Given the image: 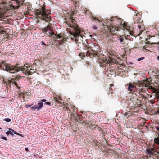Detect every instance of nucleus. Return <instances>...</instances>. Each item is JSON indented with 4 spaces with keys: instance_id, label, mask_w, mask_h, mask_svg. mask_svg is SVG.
<instances>
[{
    "instance_id": "nucleus-42",
    "label": "nucleus",
    "mask_w": 159,
    "mask_h": 159,
    "mask_svg": "<svg viewBox=\"0 0 159 159\" xmlns=\"http://www.w3.org/2000/svg\"><path fill=\"white\" fill-rule=\"evenodd\" d=\"M7 38L6 39V40H7Z\"/></svg>"
},
{
    "instance_id": "nucleus-8",
    "label": "nucleus",
    "mask_w": 159,
    "mask_h": 159,
    "mask_svg": "<svg viewBox=\"0 0 159 159\" xmlns=\"http://www.w3.org/2000/svg\"><path fill=\"white\" fill-rule=\"evenodd\" d=\"M5 12L3 9L0 8V24H5L6 22L4 20L5 18V16L4 15Z\"/></svg>"
},
{
    "instance_id": "nucleus-30",
    "label": "nucleus",
    "mask_w": 159,
    "mask_h": 159,
    "mask_svg": "<svg viewBox=\"0 0 159 159\" xmlns=\"http://www.w3.org/2000/svg\"><path fill=\"white\" fill-rule=\"evenodd\" d=\"M44 104L46 105H51V103L49 102H46L44 103Z\"/></svg>"
},
{
    "instance_id": "nucleus-41",
    "label": "nucleus",
    "mask_w": 159,
    "mask_h": 159,
    "mask_svg": "<svg viewBox=\"0 0 159 159\" xmlns=\"http://www.w3.org/2000/svg\"><path fill=\"white\" fill-rule=\"evenodd\" d=\"M2 129L1 128H0V129Z\"/></svg>"
},
{
    "instance_id": "nucleus-32",
    "label": "nucleus",
    "mask_w": 159,
    "mask_h": 159,
    "mask_svg": "<svg viewBox=\"0 0 159 159\" xmlns=\"http://www.w3.org/2000/svg\"><path fill=\"white\" fill-rule=\"evenodd\" d=\"M25 150L27 152L29 151V149L27 147L25 148Z\"/></svg>"
},
{
    "instance_id": "nucleus-7",
    "label": "nucleus",
    "mask_w": 159,
    "mask_h": 159,
    "mask_svg": "<svg viewBox=\"0 0 159 159\" xmlns=\"http://www.w3.org/2000/svg\"><path fill=\"white\" fill-rule=\"evenodd\" d=\"M63 34H57L56 35L59 45H62L64 42L66 41V39L63 37Z\"/></svg>"
},
{
    "instance_id": "nucleus-4",
    "label": "nucleus",
    "mask_w": 159,
    "mask_h": 159,
    "mask_svg": "<svg viewBox=\"0 0 159 159\" xmlns=\"http://www.w3.org/2000/svg\"><path fill=\"white\" fill-rule=\"evenodd\" d=\"M48 11L44 7H41L40 9H37L35 11V15L37 16H40L42 19L47 22L50 24V22L51 20V17L49 16L48 13H47Z\"/></svg>"
},
{
    "instance_id": "nucleus-25",
    "label": "nucleus",
    "mask_w": 159,
    "mask_h": 159,
    "mask_svg": "<svg viewBox=\"0 0 159 159\" xmlns=\"http://www.w3.org/2000/svg\"><path fill=\"white\" fill-rule=\"evenodd\" d=\"M31 108L33 110L37 109V106L36 105H34L32 107H31Z\"/></svg>"
},
{
    "instance_id": "nucleus-15",
    "label": "nucleus",
    "mask_w": 159,
    "mask_h": 159,
    "mask_svg": "<svg viewBox=\"0 0 159 159\" xmlns=\"http://www.w3.org/2000/svg\"><path fill=\"white\" fill-rule=\"evenodd\" d=\"M152 73L155 74L154 75L156 77L158 78L159 77V75H158V74H159V71L157 69H155L154 70L152 71Z\"/></svg>"
},
{
    "instance_id": "nucleus-36",
    "label": "nucleus",
    "mask_w": 159,
    "mask_h": 159,
    "mask_svg": "<svg viewBox=\"0 0 159 159\" xmlns=\"http://www.w3.org/2000/svg\"><path fill=\"white\" fill-rule=\"evenodd\" d=\"M154 44H157V45L158 44H159V41L157 43H156Z\"/></svg>"
},
{
    "instance_id": "nucleus-39",
    "label": "nucleus",
    "mask_w": 159,
    "mask_h": 159,
    "mask_svg": "<svg viewBox=\"0 0 159 159\" xmlns=\"http://www.w3.org/2000/svg\"><path fill=\"white\" fill-rule=\"evenodd\" d=\"M31 105H27V106H28V107H31Z\"/></svg>"
},
{
    "instance_id": "nucleus-18",
    "label": "nucleus",
    "mask_w": 159,
    "mask_h": 159,
    "mask_svg": "<svg viewBox=\"0 0 159 159\" xmlns=\"http://www.w3.org/2000/svg\"><path fill=\"white\" fill-rule=\"evenodd\" d=\"M82 118L81 116L79 115H77L76 117V120L77 121H82Z\"/></svg>"
},
{
    "instance_id": "nucleus-14",
    "label": "nucleus",
    "mask_w": 159,
    "mask_h": 159,
    "mask_svg": "<svg viewBox=\"0 0 159 159\" xmlns=\"http://www.w3.org/2000/svg\"><path fill=\"white\" fill-rule=\"evenodd\" d=\"M9 130L6 132L7 136L9 135V134H11L12 136H13L15 131L11 128H9Z\"/></svg>"
},
{
    "instance_id": "nucleus-23",
    "label": "nucleus",
    "mask_w": 159,
    "mask_h": 159,
    "mask_svg": "<svg viewBox=\"0 0 159 159\" xmlns=\"http://www.w3.org/2000/svg\"><path fill=\"white\" fill-rule=\"evenodd\" d=\"M18 80L17 79L14 82V84H15V85L17 87H19V84H18L17 83V81Z\"/></svg>"
},
{
    "instance_id": "nucleus-27",
    "label": "nucleus",
    "mask_w": 159,
    "mask_h": 159,
    "mask_svg": "<svg viewBox=\"0 0 159 159\" xmlns=\"http://www.w3.org/2000/svg\"><path fill=\"white\" fill-rule=\"evenodd\" d=\"M129 114H130L129 113L127 112L125 113V117H126L127 118H128L130 116Z\"/></svg>"
},
{
    "instance_id": "nucleus-1",
    "label": "nucleus",
    "mask_w": 159,
    "mask_h": 159,
    "mask_svg": "<svg viewBox=\"0 0 159 159\" xmlns=\"http://www.w3.org/2000/svg\"><path fill=\"white\" fill-rule=\"evenodd\" d=\"M30 67L28 66V64L25 65L23 67L20 66L18 63L13 65L4 61L2 62L0 64V67L2 70L11 74H14L21 71L26 74V71L29 75H30L34 71Z\"/></svg>"
},
{
    "instance_id": "nucleus-38",
    "label": "nucleus",
    "mask_w": 159,
    "mask_h": 159,
    "mask_svg": "<svg viewBox=\"0 0 159 159\" xmlns=\"http://www.w3.org/2000/svg\"><path fill=\"white\" fill-rule=\"evenodd\" d=\"M133 63H132V62H130L129 63V65H132V64H133Z\"/></svg>"
},
{
    "instance_id": "nucleus-3",
    "label": "nucleus",
    "mask_w": 159,
    "mask_h": 159,
    "mask_svg": "<svg viewBox=\"0 0 159 159\" xmlns=\"http://www.w3.org/2000/svg\"><path fill=\"white\" fill-rule=\"evenodd\" d=\"M120 21V20H119L116 17H112L110 19L106 20L104 22L106 23L107 29L111 33H114L116 31H117L116 30V27L114 26L113 24H116V25H119Z\"/></svg>"
},
{
    "instance_id": "nucleus-40",
    "label": "nucleus",
    "mask_w": 159,
    "mask_h": 159,
    "mask_svg": "<svg viewBox=\"0 0 159 159\" xmlns=\"http://www.w3.org/2000/svg\"><path fill=\"white\" fill-rule=\"evenodd\" d=\"M157 35L158 36H159V32L157 33V34H156V35Z\"/></svg>"
},
{
    "instance_id": "nucleus-2",
    "label": "nucleus",
    "mask_w": 159,
    "mask_h": 159,
    "mask_svg": "<svg viewBox=\"0 0 159 159\" xmlns=\"http://www.w3.org/2000/svg\"><path fill=\"white\" fill-rule=\"evenodd\" d=\"M70 27L74 29L73 31L71 32V34L72 35L71 39L72 40L75 41L76 43H77L80 37L82 38L85 33L77 25L75 24L74 23L72 25H70Z\"/></svg>"
},
{
    "instance_id": "nucleus-9",
    "label": "nucleus",
    "mask_w": 159,
    "mask_h": 159,
    "mask_svg": "<svg viewBox=\"0 0 159 159\" xmlns=\"http://www.w3.org/2000/svg\"><path fill=\"white\" fill-rule=\"evenodd\" d=\"M46 101V100L45 99H43L40 100L37 103V111H40L42 108L43 105V102Z\"/></svg>"
},
{
    "instance_id": "nucleus-22",
    "label": "nucleus",
    "mask_w": 159,
    "mask_h": 159,
    "mask_svg": "<svg viewBox=\"0 0 159 159\" xmlns=\"http://www.w3.org/2000/svg\"><path fill=\"white\" fill-rule=\"evenodd\" d=\"M4 121H5L7 122H9L11 121V119L10 118H7L4 119Z\"/></svg>"
},
{
    "instance_id": "nucleus-5",
    "label": "nucleus",
    "mask_w": 159,
    "mask_h": 159,
    "mask_svg": "<svg viewBox=\"0 0 159 159\" xmlns=\"http://www.w3.org/2000/svg\"><path fill=\"white\" fill-rule=\"evenodd\" d=\"M127 89L128 91L130 92L129 93L131 94L133 97H136L138 93L136 91L137 88L132 83H129Z\"/></svg>"
},
{
    "instance_id": "nucleus-28",
    "label": "nucleus",
    "mask_w": 159,
    "mask_h": 159,
    "mask_svg": "<svg viewBox=\"0 0 159 159\" xmlns=\"http://www.w3.org/2000/svg\"><path fill=\"white\" fill-rule=\"evenodd\" d=\"M14 134H16L17 135H19L20 136H21V137H23V136H22V134H20L19 133L16 132L15 131V132H14Z\"/></svg>"
},
{
    "instance_id": "nucleus-33",
    "label": "nucleus",
    "mask_w": 159,
    "mask_h": 159,
    "mask_svg": "<svg viewBox=\"0 0 159 159\" xmlns=\"http://www.w3.org/2000/svg\"><path fill=\"white\" fill-rule=\"evenodd\" d=\"M141 26L140 25H139L138 26V27L139 29H141Z\"/></svg>"
},
{
    "instance_id": "nucleus-6",
    "label": "nucleus",
    "mask_w": 159,
    "mask_h": 159,
    "mask_svg": "<svg viewBox=\"0 0 159 159\" xmlns=\"http://www.w3.org/2000/svg\"><path fill=\"white\" fill-rule=\"evenodd\" d=\"M147 154L150 156L152 155L155 158H158V155H159V151H156L152 149H147L146 151Z\"/></svg>"
},
{
    "instance_id": "nucleus-24",
    "label": "nucleus",
    "mask_w": 159,
    "mask_h": 159,
    "mask_svg": "<svg viewBox=\"0 0 159 159\" xmlns=\"http://www.w3.org/2000/svg\"><path fill=\"white\" fill-rule=\"evenodd\" d=\"M130 96H132V95H130ZM136 97H132L131 98H130V100H131L132 101H134L135 100H136L137 99V98H135Z\"/></svg>"
},
{
    "instance_id": "nucleus-11",
    "label": "nucleus",
    "mask_w": 159,
    "mask_h": 159,
    "mask_svg": "<svg viewBox=\"0 0 159 159\" xmlns=\"http://www.w3.org/2000/svg\"><path fill=\"white\" fill-rule=\"evenodd\" d=\"M8 29H9L8 28H6L3 26H0V33L1 34H5V35L6 37H7L8 35V33L5 30H7Z\"/></svg>"
},
{
    "instance_id": "nucleus-34",
    "label": "nucleus",
    "mask_w": 159,
    "mask_h": 159,
    "mask_svg": "<svg viewBox=\"0 0 159 159\" xmlns=\"http://www.w3.org/2000/svg\"><path fill=\"white\" fill-rule=\"evenodd\" d=\"M156 59L158 60H159V55L157 57Z\"/></svg>"
},
{
    "instance_id": "nucleus-35",
    "label": "nucleus",
    "mask_w": 159,
    "mask_h": 159,
    "mask_svg": "<svg viewBox=\"0 0 159 159\" xmlns=\"http://www.w3.org/2000/svg\"><path fill=\"white\" fill-rule=\"evenodd\" d=\"M29 80L31 82H32V80L31 78H30V79H29Z\"/></svg>"
},
{
    "instance_id": "nucleus-10",
    "label": "nucleus",
    "mask_w": 159,
    "mask_h": 159,
    "mask_svg": "<svg viewBox=\"0 0 159 159\" xmlns=\"http://www.w3.org/2000/svg\"><path fill=\"white\" fill-rule=\"evenodd\" d=\"M122 26L124 29H126L128 32L131 33L132 31L131 27L128 23L125 22H123Z\"/></svg>"
},
{
    "instance_id": "nucleus-16",
    "label": "nucleus",
    "mask_w": 159,
    "mask_h": 159,
    "mask_svg": "<svg viewBox=\"0 0 159 159\" xmlns=\"http://www.w3.org/2000/svg\"><path fill=\"white\" fill-rule=\"evenodd\" d=\"M42 32L46 34H50V32L49 31L48 29V27L44 28L42 29Z\"/></svg>"
},
{
    "instance_id": "nucleus-26",
    "label": "nucleus",
    "mask_w": 159,
    "mask_h": 159,
    "mask_svg": "<svg viewBox=\"0 0 159 159\" xmlns=\"http://www.w3.org/2000/svg\"><path fill=\"white\" fill-rule=\"evenodd\" d=\"M44 45L45 46H47V45L45 43L44 41H42L41 42V44H39V45Z\"/></svg>"
},
{
    "instance_id": "nucleus-21",
    "label": "nucleus",
    "mask_w": 159,
    "mask_h": 159,
    "mask_svg": "<svg viewBox=\"0 0 159 159\" xmlns=\"http://www.w3.org/2000/svg\"><path fill=\"white\" fill-rule=\"evenodd\" d=\"M79 56L81 57V58L82 59H83V58L84 57H85V53H80L79 54Z\"/></svg>"
},
{
    "instance_id": "nucleus-20",
    "label": "nucleus",
    "mask_w": 159,
    "mask_h": 159,
    "mask_svg": "<svg viewBox=\"0 0 159 159\" xmlns=\"http://www.w3.org/2000/svg\"><path fill=\"white\" fill-rule=\"evenodd\" d=\"M0 138L2 139L3 140H4L5 141H7V139L6 138V137L3 136L2 134H1L0 135Z\"/></svg>"
},
{
    "instance_id": "nucleus-19",
    "label": "nucleus",
    "mask_w": 159,
    "mask_h": 159,
    "mask_svg": "<svg viewBox=\"0 0 159 159\" xmlns=\"http://www.w3.org/2000/svg\"><path fill=\"white\" fill-rule=\"evenodd\" d=\"M154 140L155 143L159 146V138H155Z\"/></svg>"
},
{
    "instance_id": "nucleus-17",
    "label": "nucleus",
    "mask_w": 159,
    "mask_h": 159,
    "mask_svg": "<svg viewBox=\"0 0 159 159\" xmlns=\"http://www.w3.org/2000/svg\"><path fill=\"white\" fill-rule=\"evenodd\" d=\"M86 55L87 56H90V58L94 57H95V54H92L90 52L87 51L86 54Z\"/></svg>"
},
{
    "instance_id": "nucleus-43",
    "label": "nucleus",
    "mask_w": 159,
    "mask_h": 159,
    "mask_svg": "<svg viewBox=\"0 0 159 159\" xmlns=\"http://www.w3.org/2000/svg\"><path fill=\"white\" fill-rule=\"evenodd\" d=\"M158 48H159V46H158Z\"/></svg>"
},
{
    "instance_id": "nucleus-29",
    "label": "nucleus",
    "mask_w": 159,
    "mask_h": 159,
    "mask_svg": "<svg viewBox=\"0 0 159 159\" xmlns=\"http://www.w3.org/2000/svg\"><path fill=\"white\" fill-rule=\"evenodd\" d=\"M55 101L57 102H59V99L60 100H61V98H60V97L59 98H55Z\"/></svg>"
},
{
    "instance_id": "nucleus-13",
    "label": "nucleus",
    "mask_w": 159,
    "mask_h": 159,
    "mask_svg": "<svg viewBox=\"0 0 159 159\" xmlns=\"http://www.w3.org/2000/svg\"><path fill=\"white\" fill-rule=\"evenodd\" d=\"M117 39L120 42V43L121 44H123L124 43V37L121 36H117L116 37Z\"/></svg>"
},
{
    "instance_id": "nucleus-31",
    "label": "nucleus",
    "mask_w": 159,
    "mask_h": 159,
    "mask_svg": "<svg viewBox=\"0 0 159 159\" xmlns=\"http://www.w3.org/2000/svg\"><path fill=\"white\" fill-rule=\"evenodd\" d=\"M144 59V57H141V58H139L137 60H138V61H140L141 60L143 59Z\"/></svg>"
},
{
    "instance_id": "nucleus-12",
    "label": "nucleus",
    "mask_w": 159,
    "mask_h": 159,
    "mask_svg": "<svg viewBox=\"0 0 159 159\" xmlns=\"http://www.w3.org/2000/svg\"><path fill=\"white\" fill-rule=\"evenodd\" d=\"M85 13L88 15L89 16L91 17V18L93 20H98V19L95 17H94L93 16H92V14L91 13L90 11L89 10H87L85 11Z\"/></svg>"
},
{
    "instance_id": "nucleus-37",
    "label": "nucleus",
    "mask_w": 159,
    "mask_h": 159,
    "mask_svg": "<svg viewBox=\"0 0 159 159\" xmlns=\"http://www.w3.org/2000/svg\"><path fill=\"white\" fill-rule=\"evenodd\" d=\"M96 46H97V47H96L97 48H98L100 47V46L99 45H97Z\"/></svg>"
}]
</instances>
